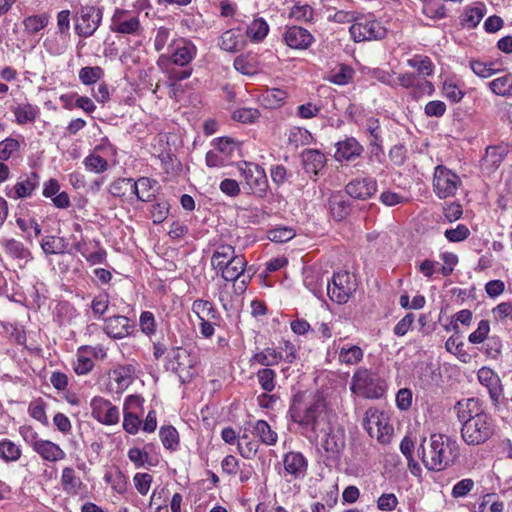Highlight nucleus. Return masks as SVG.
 Returning <instances> with one entry per match:
<instances>
[{
    "label": "nucleus",
    "instance_id": "38",
    "mask_svg": "<svg viewBox=\"0 0 512 512\" xmlns=\"http://www.w3.org/2000/svg\"><path fill=\"white\" fill-rule=\"evenodd\" d=\"M132 187L133 193L140 201H150L151 197L154 196L153 192L151 191V181L148 178L143 177L138 179Z\"/></svg>",
    "mask_w": 512,
    "mask_h": 512
},
{
    "label": "nucleus",
    "instance_id": "20",
    "mask_svg": "<svg viewBox=\"0 0 512 512\" xmlns=\"http://www.w3.org/2000/svg\"><path fill=\"white\" fill-rule=\"evenodd\" d=\"M106 387L110 393H123L128 388V368L123 366L110 370Z\"/></svg>",
    "mask_w": 512,
    "mask_h": 512
},
{
    "label": "nucleus",
    "instance_id": "49",
    "mask_svg": "<svg viewBox=\"0 0 512 512\" xmlns=\"http://www.w3.org/2000/svg\"><path fill=\"white\" fill-rule=\"evenodd\" d=\"M407 64L410 67L416 68L418 70L419 74L429 76L433 72V63L430 60V58L427 56L423 57V58H421L420 56L419 57L416 56L412 59H409L407 61Z\"/></svg>",
    "mask_w": 512,
    "mask_h": 512
},
{
    "label": "nucleus",
    "instance_id": "46",
    "mask_svg": "<svg viewBox=\"0 0 512 512\" xmlns=\"http://www.w3.org/2000/svg\"><path fill=\"white\" fill-rule=\"evenodd\" d=\"M234 68L244 75H254L257 72L253 58L240 55L234 60Z\"/></svg>",
    "mask_w": 512,
    "mask_h": 512
},
{
    "label": "nucleus",
    "instance_id": "5",
    "mask_svg": "<svg viewBox=\"0 0 512 512\" xmlns=\"http://www.w3.org/2000/svg\"><path fill=\"white\" fill-rule=\"evenodd\" d=\"M239 170L245 180L244 188H247L249 193L264 198L269 188L265 170L251 162H242L239 165Z\"/></svg>",
    "mask_w": 512,
    "mask_h": 512
},
{
    "label": "nucleus",
    "instance_id": "31",
    "mask_svg": "<svg viewBox=\"0 0 512 512\" xmlns=\"http://www.w3.org/2000/svg\"><path fill=\"white\" fill-rule=\"evenodd\" d=\"M489 87L493 93L499 96L512 95V76L506 74L498 77L489 83Z\"/></svg>",
    "mask_w": 512,
    "mask_h": 512
},
{
    "label": "nucleus",
    "instance_id": "32",
    "mask_svg": "<svg viewBox=\"0 0 512 512\" xmlns=\"http://www.w3.org/2000/svg\"><path fill=\"white\" fill-rule=\"evenodd\" d=\"M145 446L143 449L130 448V461L135 464L137 468L155 466V462L149 456L148 448Z\"/></svg>",
    "mask_w": 512,
    "mask_h": 512
},
{
    "label": "nucleus",
    "instance_id": "17",
    "mask_svg": "<svg viewBox=\"0 0 512 512\" xmlns=\"http://www.w3.org/2000/svg\"><path fill=\"white\" fill-rule=\"evenodd\" d=\"M302 164L307 173L318 175L326 164V157L318 149H305L301 153Z\"/></svg>",
    "mask_w": 512,
    "mask_h": 512
},
{
    "label": "nucleus",
    "instance_id": "36",
    "mask_svg": "<svg viewBox=\"0 0 512 512\" xmlns=\"http://www.w3.org/2000/svg\"><path fill=\"white\" fill-rule=\"evenodd\" d=\"M48 16L45 14L28 16L23 20L24 29L29 34H35L48 25Z\"/></svg>",
    "mask_w": 512,
    "mask_h": 512
},
{
    "label": "nucleus",
    "instance_id": "3",
    "mask_svg": "<svg viewBox=\"0 0 512 512\" xmlns=\"http://www.w3.org/2000/svg\"><path fill=\"white\" fill-rule=\"evenodd\" d=\"M350 389L365 398L378 399L385 393V382L371 371L359 369L352 377Z\"/></svg>",
    "mask_w": 512,
    "mask_h": 512
},
{
    "label": "nucleus",
    "instance_id": "25",
    "mask_svg": "<svg viewBox=\"0 0 512 512\" xmlns=\"http://www.w3.org/2000/svg\"><path fill=\"white\" fill-rule=\"evenodd\" d=\"M283 360V354L273 348H266L253 355L251 361L256 362L266 368L274 366Z\"/></svg>",
    "mask_w": 512,
    "mask_h": 512
},
{
    "label": "nucleus",
    "instance_id": "54",
    "mask_svg": "<svg viewBox=\"0 0 512 512\" xmlns=\"http://www.w3.org/2000/svg\"><path fill=\"white\" fill-rule=\"evenodd\" d=\"M260 113L254 108H240L233 112V119L241 123H252L258 119Z\"/></svg>",
    "mask_w": 512,
    "mask_h": 512
},
{
    "label": "nucleus",
    "instance_id": "30",
    "mask_svg": "<svg viewBox=\"0 0 512 512\" xmlns=\"http://www.w3.org/2000/svg\"><path fill=\"white\" fill-rule=\"evenodd\" d=\"M4 246H5L6 252L15 259H18L20 261H23L24 263H27L28 260L31 258L30 251L27 248H25L23 243L15 240V239L6 240Z\"/></svg>",
    "mask_w": 512,
    "mask_h": 512
},
{
    "label": "nucleus",
    "instance_id": "55",
    "mask_svg": "<svg viewBox=\"0 0 512 512\" xmlns=\"http://www.w3.org/2000/svg\"><path fill=\"white\" fill-rule=\"evenodd\" d=\"M492 65V63L488 64L478 60L470 62L472 71L481 78H489L499 71L498 69H493Z\"/></svg>",
    "mask_w": 512,
    "mask_h": 512
},
{
    "label": "nucleus",
    "instance_id": "39",
    "mask_svg": "<svg viewBox=\"0 0 512 512\" xmlns=\"http://www.w3.org/2000/svg\"><path fill=\"white\" fill-rule=\"evenodd\" d=\"M104 75L100 66H86L79 71V79L84 85L95 84Z\"/></svg>",
    "mask_w": 512,
    "mask_h": 512
},
{
    "label": "nucleus",
    "instance_id": "40",
    "mask_svg": "<svg viewBox=\"0 0 512 512\" xmlns=\"http://www.w3.org/2000/svg\"><path fill=\"white\" fill-rule=\"evenodd\" d=\"M192 310L195 312L199 319L206 317L214 319L217 316V311L210 301L197 299L192 304Z\"/></svg>",
    "mask_w": 512,
    "mask_h": 512
},
{
    "label": "nucleus",
    "instance_id": "35",
    "mask_svg": "<svg viewBox=\"0 0 512 512\" xmlns=\"http://www.w3.org/2000/svg\"><path fill=\"white\" fill-rule=\"evenodd\" d=\"M159 436L163 446L169 450H176L179 444V434L173 426L161 427Z\"/></svg>",
    "mask_w": 512,
    "mask_h": 512
},
{
    "label": "nucleus",
    "instance_id": "1",
    "mask_svg": "<svg viewBox=\"0 0 512 512\" xmlns=\"http://www.w3.org/2000/svg\"><path fill=\"white\" fill-rule=\"evenodd\" d=\"M290 419L305 431L317 435L324 430L327 420V405L320 392L298 391L293 395L288 410Z\"/></svg>",
    "mask_w": 512,
    "mask_h": 512
},
{
    "label": "nucleus",
    "instance_id": "34",
    "mask_svg": "<svg viewBox=\"0 0 512 512\" xmlns=\"http://www.w3.org/2000/svg\"><path fill=\"white\" fill-rule=\"evenodd\" d=\"M21 456L20 448L12 441L3 439L0 441V458L6 462L17 461Z\"/></svg>",
    "mask_w": 512,
    "mask_h": 512
},
{
    "label": "nucleus",
    "instance_id": "2",
    "mask_svg": "<svg viewBox=\"0 0 512 512\" xmlns=\"http://www.w3.org/2000/svg\"><path fill=\"white\" fill-rule=\"evenodd\" d=\"M424 438L418 448V455L424 466L431 471H442L453 464L456 458V443L441 434H432L428 446Z\"/></svg>",
    "mask_w": 512,
    "mask_h": 512
},
{
    "label": "nucleus",
    "instance_id": "37",
    "mask_svg": "<svg viewBox=\"0 0 512 512\" xmlns=\"http://www.w3.org/2000/svg\"><path fill=\"white\" fill-rule=\"evenodd\" d=\"M363 358V351L359 346L342 347L339 352V360L342 363L355 365Z\"/></svg>",
    "mask_w": 512,
    "mask_h": 512
},
{
    "label": "nucleus",
    "instance_id": "44",
    "mask_svg": "<svg viewBox=\"0 0 512 512\" xmlns=\"http://www.w3.org/2000/svg\"><path fill=\"white\" fill-rule=\"evenodd\" d=\"M417 377L422 388L431 387L435 379L433 365L428 363L422 364L417 371Z\"/></svg>",
    "mask_w": 512,
    "mask_h": 512
},
{
    "label": "nucleus",
    "instance_id": "58",
    "mask_svg": "<svg viewBox=\"0 0 512 512\" xmlns=\"http://www.w3.org/2000/svg\"><path fill=\"white\" fill-rule=\"evenodd\" d=\"M474 485L475 483L472 479H462L453 486L451 495L453 498L465 497L473 490Z\"/></svg>",
    "mask_w": 512,
    "mask_h": 512
},
{
    "label": "nucleus",
    "instance_id": "18",
    "mask_svg": "<svg viewBox=\"0 0 512 512\" xmlns=\"http://www.w3.org/2000/svg\"><path fill=\"white\" fill-rule=\"evenodd\" d=\"M322 445L325 451L330 453L333 458H338L345 447L344 430L341 428L336 430L329 428Z\"/></svg>",
    "mask_w": 512,
    "mask_h": 512
},
{
    "label": "nucleus",
    "instance_id": "63",
    "mask_svg": "<svg viewBox=\"0 0 512 512\" xmlns=\"http://www.w3.org/2000/svg\"><path fill=\"white\" fill-rule=\"evenodd\" d=\"M133 482L137 491L141 495H146L152 483V476L148 473H136Z\"/></svg>",
    "mask_w": 512,
    "mask_h": 512
},
{
    "label": "nucleus",
    "instance_id": "27",
    "mask_svg": "<svg viewBox=\"0 0 512 512\" xmlns=\"http://www.w3.org/2000/svg\"><path fill=\"white\" fill-rule=\"evenodd\" d=\"M254 434L258 436L262 443L272 446L278 440V435L273 431L265 420H258L254 425Z\"/></svg>",
    "mask_w": 512,
    "mask_h": 512
},
{
    "label": "nucleus",
    "instance_id": "50",
    "mask_svg": "<svg viewBox=\"0 0 512 512\" xmlns=\"http://www.w3.org/2000/svg\"><path fill=\"white\" fill-rule=\"evenodd\" d=\"M111 29L122 34L128 33V16L125 10L117 9L115 11L112 18Z\"/></svg>",
    "mask_w": 512,
    "mask_h": 512
},
{
    "label": "nucleus",
    "instance_id": "23",
    "mask_svg": "<svg viewBox=\"0 0 512 512\" xmlns=\"http://www.w3.org/2000/svg\"><path fill=\"white\" fill-rule=\"evenodd\" d=\"M105 332L114 339H124L128 336V318L125 316H113L105 321Z\"/></svg>",
    "mask_w": 512,
    "mask_h": 512
},
{
    "label": "nucleus",
    "instance_id": "60",
    "mask_svg": "<svg viewBox=\"0 0 512 512\" xmlns=\"http://www.w3.org/2000/svg\"><path fill=\"white\" fill-rule=\"evenodd\" d=\"M62 239H56L55 236H46L41 241V248L45 254H57L63 252L61 245Z\"/></svg>",
    "mask_w": 512,
    "mask_h": 512
},
{
    "label": "nucleus",
    "instance_id": "57",
    "mask_svg": "<svg viewBox=\"0 0 512 512\" xmlns=\"http://www.w3.org/2000/svg\"><path fill=\"white\" fill-rule=\"evenodd\" d=\"M216 149L225 156H231L239 148L238 143L231 137H221L216 139Z\"/></svg>",
    "mask_w": 512,
    "mask_h": 512
},
{
    "label": "nucleus",
    "instance_id": "24",
    "mask_svg": "<svg viewBox=\"0 0 512 512\" xmlns=\"http://www.w3.org/2000/svg\"><path fill=\"white\" fill-rule=\"evenodd\" d=\"M220 48L235 53L243 47L242 36L234 30L225 31L220 37Z\"/></svg>",
    "mask_w": 512,
    "mask_h": 512
},
{
    "label": "nucleus",
    "instance_id": "14",
    "mask_svg": "<svg viewBox=\"0 0 512 512\" xmlns=\"http://www.w3.org/2000/svg\"><path fill=\"white\" fill-rule=\"evenodd\" d=\"M328 208L335 221L345 220L352 211V202L342 191L333 192L328 198Z\"/></svg>",
    "mask_w": 512,
    "mask_h": 512
},
{
    "label": "nucleus",
    "instance_id": "11",
    "mask_svg": "<svg viewBox=\"0 0 512 512\" xmlns=\"http://www.w3.org/2000/svg\"><path fill=\"white\" fill-rule=\"evenodd\" d=\"M90 405L92 416L100 423L113 425L119 421V411L110 401L102 397H94Z\"/></svg>",
    "mask_w": 512,
    "mask_h": 512
},
{
    "label": "nucleus",
    "instance_id": "64",
    "mask_svg": "<svg viewBox=\"0 0 512 512\" xmlns=\"http://www.w3.org/2000/svg\"><path fill=\"white\" fill-rule=\"evenodd\" d=\"M492 314L497 321H503L506 318L512 320V303L501 302L492 309Z\"/></svg>",
    "mask_w": 512,
    "mask_h": 512
},
{
    "label": "nucleus",
    "instance_id": "16",
    "mask_svg": "<svg viewBox=\"0 0 512 512\" xmlns=\"http://www.w3.org/2000/svg\"><path fill=\"white\" fill-rule=\"evenodd\" d=\"M284 40L292 49L305 50L311 46L314 37L308 30L300 26H291L285 31Z\"/></svg>",
    "mask_w": 512,
    "mask_h": 512
},
{
    "label": "nucleus",
    "instance_id": "22",
    "mask_svg": "<svg viewBox=\"0 0 512 512\" xmlns=\"http://www.w3.org/2000/svg\"><path fill=\"white\" fill-rule=\"evenodd\" d=\"M33 449L47 461H58L65 457L63 450L55 443L48 440H35Z\"/></svg>",
    "mask_w": 512,
    "mask_h": 512
},
{
    "label": "nucleus",
    "instance_id": "28",
    "mask_svg": "<svg viewBox=\"0 0 512 512\" xmlns=\"http://www.w3.org/2000/svg\"><path fill=\"white\" fill-rule=\"evenodd\" d=\"M16 122L20 125L32 123L36 120L38 108L30 103L18 105L13 109Z\"/></svg>",
    "mask_w": 512,
    "mask_h": 512
},
{
    "label": "nucleus",
    "instance_id": "29",
    "mask_svg": "<svg viewBox=\"0 0 512 512\" xmlns=\"http://www.w3.org/2000/svg\"><path fill=\"white\" fill-rule=\"evenodd\" d=\"M38 175L36 172H32L29 177L25 180L18 182L14 186L15 197L14 198H25L32 194V192L38 186Z\"/></svg>",
    "mask_w": 512,
    "mask_h": 512
},
{
    "label": "nucleus",
    "instance_id": "12",
    "mask_svg": "<svg viewBox=\"0 0 512 512\" xmlns=\"http://www.w3.org/2000/svg\"><path fill=\"white\" fill-rule=\"evenodd\" d=\"M349 32L355 42L382 39L386 34L385 28L375 20L355 23L350 27Z\"/></svg>",
    "mask_w": 512,
    "mask_h": 512
},
{
    "label": "nucleus",
    "instance_id": "26",
    "mask_svg": "<svg viewBox=\"0 0 512 512\" xmlns=\"http://www.w3.org/2000/svg\"><path fill=\"white\" fill-rule=\"evenodd\" d=\"M366 129L369 132L373 140L370 142L372 146V153L378 155L383 153L382 149V131L379 125L378 119L369 118L366 123Z\"/></svg>",
    "mask_w": 512,
    "mask_h": 512
},
{
    "label": "nucleus",
    "instance_id": "13",
    "mask_svg": "<svg viewBox=\"0 0 512 512\" xmlns=\"http://www.w3.org/2000/svg\"><path fill=\"white\" fill-rule=\"evenodd\" d=\"M454 410L461 425L480 417V415L487 414L482 401L478 398L461 399L455 404Z\"/></svg>",
    "mask_w": 512,
    "mask_h": 512
},
{
    "label": "nucleus",
    "instance_id": "59",
    "mask_svg": "<svg viewBox=\"0 0 512 512\" xmlns=\"http://www.w3.org/2000/svg\"><path fill=\"white\" fill-rule=\"evenodd\" d=\"M238 450L244 458L252 459L258 451V444L255 441H249L248 437L244 436L238 442Z\"/></svg>",
    "mask_w": 512,
    "mask_h": 512
},
{
    "label": "nucleus",
    "instance_id": "47",
    "mask_svg": "<svg viewBox=\"0 0 512 512\" xmlns=\"http://www.w3.org/2000/svg\"><path fill=\"white\" fill-rule=\"evenodd\" d=\"M139 327L146 336H152L156 332V322L154 314L150 311H143L139 318Z\"/></svg>",
    "mask_w": 512,
    "mask_h": 512
},
{
    "label": "nucleus",
    "instance_id": "56",
    "mask_svg": "<svg viewBox=\"0 0 512 512\" xmlns=\"http://www.w3.org/2000/svg\"><path fill=\"white\" fill-rule=\"evenodd\" d=\"M29 414L32 418L41 422L42 424H48L47 416L45 413V403L42 399H37L30 403L29 405Z\"/></svg>",
    "mask_w": 512,
    "mask_h": 512
},
{
    "label": "nucleus",
    "instance_id": "7",
    "mask_svg": "<svg viewBox=\"0 0 512 512\" xmlns=\"http://www.w3.org/2000/svg\"><path fill=\"white\" fill-rule=\"evenodd\" d=\"M461 184V180L457 174L443 165L435 168L433 187L434 192L440 199L453 197Z\"/></svg>",
    "mask_w": 512,
    "mask_h": 512
},
{
    "label": "nucleus",
    "instance_id": "10",
    "mask_svg": "<svg viewBox=\"0 0 512 512\" xmlns=\"http://www.w3.org/2000/svg\"><path fill=\"white\" fill-rule=\"evenodd\" d=\"M284 477L288 482L304 478L307 473L308 462L300 452H288L283 457Z\"/></svg>",
    "mask_w": 512,
    "mask_h": 512
},
{
    "label": "nucleus",
    "instance_id": "62",
    "mask_svg": "<svg viewBox=\"0 0 512 512\" xmlns=\"http://www.w3.org/2000/svg\"><path fill=\"white\" fill-rule=\"evenodd\" d=\"M19 141L14 138H6L0 142V160H8L12 153L19 148Z\"/></svg>",
    "mask_w": 512,
    "mask_h": 512
},
{
    "label": "nucleus",
    "instance_id": "19",
    "mask_svg": "<svg viewBox=\"0 0 512 512\" xmlns=\"http://www.w3.org/2000/svg\"><path fill=\"white\" fill-rule=\"evenodd\" d=\"M193 59L192 49L188 46L177 47L170 55H161L159 65H176L184 67L189 64Z\"/></svg>",
    "mask_w": 512,
    "mask_h": 512
},
{
    "label": "nucleus",
    "instance_id": "21",
    "mask_svg": "<svg viewBox=\"0 0 512 512\" xmlns=\"http://www.w3.org/2000/svg\"><path fill=\"white\" fill-rule=\"evenodd\" d=\"M335 158L337 160L351 161L359 157L363 151V147L355 138H347L336 144Z\"/></svg>",
    "mask_w": 512,
    "mask_h": 512
},
{
    "label": "nucleus",
    "instance_id": "43",
    "mask_svg": "<svg viewBox=\"0 0 512 512\" xmlns=\"http://www.w3.org/2000/svg\"><path fill=\"white\" fill-rule=\"evenodd\" d=\"M235 248L228 244L219 245L214 251L211 257V265L217 269V263H220L221 260L227 261L231 260L233 257H236Z\"/></svg>",
    "mask_w": 512,
    "mask_h": 512
},
{
    "label": "nucleus",
    "instance_id": "48",
    "mask_svg": "<svg viewBox=\"0 0 512 512\" xmlns=\"http://www.w3.org/2000/svg\"><path fill=\"white\" fill-rule=\"evenodd\" d=\"M170 205L166 200H162L151 204L150 213L153 222L156 224L162 223L168 216Z\"/></svg>",
    "mask_w": 512,
    "mask_h": 512
},
{
    "label": "nucleus",
    "instance_id": "61",
    "mask_svg": "<svg viewBox=\"0 0 512 512\" xmlns=\"http://www.w3.org/2000/svg\"><path fill=\"white\" fill-rule=\"evenodd\" d=\"M87 169L96 173L103 172L107 169V161L100 155L91 154L84 160Z\"/></svg>",
    "mask_w": 512,
    "mask_h": 512
},
{
    "label": "nucleus",
    "instance_id": "51",
    "mask_svg": "<svg viewBox=\"0 0 512 512\" xmlns=\"http://www.w3.org/2000/svg\"><path fill=\"white\" fill-rule=\"evenodd\" d=\"M313 14V8L308 4H295L290 11V17L297 21H311L313 19Z\"/></svg>",
    "mask_w": 512,
    "mask_h": 512
},
{
    "label": "nucleus",
    "instance_id": "53",
    "mask_svg": "<svg viewBox=\"0 0 512 512\" xmlns=\"http://www.w3.org/2000/svg\"><path fill=\"white\" fill-rule=\"evenodd\" d=\"M490 331V324L488 320H481L478 323L477 329L471 333L468 337V340L472 344H480L484 342L488 337V333Z\"/></svg>",
    "mask_w": 512,
    "mask_h": 512
},
{
    "label": "nucleus",
    "instance_id": "6",
    "mask_svg": "<svg viewBox=\"0 0 512 512\" xmlns=\"http://www.w3.org/2000/svg\"><path fill=\"white\" fill-rule=\"evenodd\" d=\"M355 290L356 284L346 271L334 273L331 281L327 282V294L338 304L346 303Z\"/></svg>",
    "mask_w": 512,
    "mask_h": 512
},
{
    "label": "nucleus",
    "instance_id": "41",
    "mask_svg": "<svg viewBox=\"0 0 512 512\" xmlns=\"http://www.w3.org/2000/svg\"><path fill=\"white\" fill-rule=\"evenodd\" d=\"M61 482L64 490L68 493H76L81 485L80 479L75 476V471L71 467L63 469Z\"/></svg>",
    "mask_w": 512,
    "mask_h": 512
},
{
    "label": "nucleus",
    "instance_id": "4",
    "mask_svg": "<svg viewBox=\"0 0 512 512\" xmlns=\"http://www.w3.org/2000/svg\"><path fill=\"white\" fill-rule=\"evenodd\" d=\"M494 423L487 413L461 425V437L468 445H480L494 434Z\"/></svg>",
    "mask_w": 512,
    "mask_h": 512
},
{
    "label": "nucleus",
    "instance_id": "45",
    "mask_svg": "<svg viewBox=\"0 0 512 512\" xmlns=\"http://www.w3.org/2000/svg\"><path fill=\"white\" fill-rule=\"evenodd\" d=\"M276 373L270 368H263L257 372L258 382L265 392H271L275 388Z\"/></svg>",
    "mask_w": 512,
    "mask_h": 512
},
{
    "label": "nucleus",
    "instance_id": "8",
    "mask_svg": "<svg viewBox=\"0 0 512 512\" xmlns=\"http://www.w3.org/2000/svg\"><path fill=\"white\" fill-rule=\"evenodd\" d=\"M102 19V12L94 6H82L75 16V31L84 38L90 37L97 30Z\"/></svg>",
    "mask_w": 512,
    "mask_h": 512
},
{
    "label": "nucleus",
    "instance_id": "15",
    "mask_svg": "<svg viewBox=\"0 0 512 512\" xmlns=\"http://www.w3.org/2000/svg\"><path fill=\"white\" fill-rule=\"evenodd\" d=\"M247 261L243 255H237L231 260L217 263V271L221 272V276L229 282L237 281L244 273Z\"/></svg>",
    "mask_w": 512,
    "mask_h": 512
},
{
    "label": "nucleus",
    "instance_id": "33",
    "mask_svg": "<svg viewBox=\"0 0 512 512\" xmlns=\"http://www.w3.org/2000/svg\"><path fill=\"white\" fill-rule=\"evenodd\" d=\"M312 135L311 133L301 127H293L289 131L288 142L290 145H293L295 148L299 146L307 145L311 142Z\"/></svg>",
    "mask_w": 512,
    "mask_h": 512
},
{
    "label": "nucleus",
    "instance_id": "52",
    "mask_svg": "<svg viewBox=\"0 0 512 512\" xmlns=\"http://www.w3.org/2000/svg\"><path fill=\"white\" fill-rule=\"evenodd\" d=\"M159 66L168 73L169 79L174 82H178V81L187 79L192 74L191 68L181 69V67L176 66V65H172V66L159 65Z\"/></svg>",
    "mask_w": 512,
    "mask_h": 512
},
{
    "label": "nucleus",
    "instance_id": "42",
    "mask_svg": "<svg viewBox=\"0 0 512 512\" xmlns=\"http://www.w3.org/2000/svg\"><path fill=\"white\" fill-rule=\"evenodd\" d=\"M268 31H269V26H268L267 22L264 19L259 18V19H255L248 26L247 34H248V36L251 37V39H253L255 41H261L267 36Z\"/></svg>",
    "mask_w": 512,
    "mask_h": 512
},
{
    "label": "nucleus",
    "instance_id": "9",
    "mask_svg": "<svg viewBox=\"0 0 512 512\" xmlns=\"http://www.w3.org/2000/svg\"><path fill=\"white\" fill-rule=\"evenodd\" d=\"M377 191V181L372 177L356 178L345 185L347 197L357 200H367Z\"/></svg>",
    "mask_w": 512,
    "mask_h": 512
}]
</instances>
